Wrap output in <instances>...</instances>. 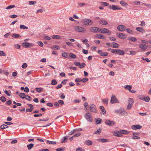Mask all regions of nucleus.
Here are the masks:
<instances>
[{
  "label": "nucleus",
  "instance_id": "nucleus-1",
  "mask_svg": "<svg viewBox=\"0 0 151 151\" xmlns=\"http://www.w3.org/2000/svg\"><path fill=\"white\" fill-rule=\"evenodd\" d=\"M81 22L83 24L85 25H93V22L91 20L86 18L81 20Z\"/></svg>",
  "mask_w": 151,
  "mask_h": 151
},
{
  "label": "nucleus",
  "instance_id": "nucleus-2",
  "mask_svg": "<svg viewBox=\"0 0 151 151\" xmlns=\"http://www.w3.org/2000/svg\"><path fill=\"white\" fill-rule=\"evenodd\" d=\"M75 30L77 32L85 33L86 30L84 28L79 26H75L74 27Z\"/></svg>",
  "mask_w": 151,
  "mask_h": 151
},
{
  "label": "nucleus",
  "instance_id": "nucleus-3",
  "mask_svg": "<svg viewBox=\"0 0 151 151\" xmlns=\"http://www.w3.org/2000/svg\"><path fill=\"white\" fill-rule=\"evenodd\" d=\"M99 32L101 33H108V35H110L111 34V32L105 28H102L101 29H99Z\"/></svg>",
  "mask_w": 151,
  "mask_h": 151
},
{
  "label": "nucleus",
  "instance_id": "nucleus-4",
  "mask_svg": "<svg viewBox=\"0 0 151 151\" xmlns=\"http://www.w3.org/2000/svg\"><path fill=\"white\" fill-rule=\"evenodd\" d=\"M110 102L111 104H113L114 103H119V102L115 96L114 95H112L111 98Z\"/></svg>",
  "mask_w": 151,
  "mask_h": 151
},
{
  "label": "nucleus",
  "instance_id": "nucleus-5",
  "mask_svg": "<svg viewBox=\"0 0 151 151\" xmlns=\"http://www.w3.org/2000/svg\"><path fill=\"white\" fill-rule=\"evenodd\" d=\"M85 117L87 120L90 122H92V116L89 114V113H88L85 115Z\"/></svg>",
  "mask_w": 151,
  "mask_h": 151
},
{
  "label": "nucleus",
  "instance_id": "nucleus-6",
  "mask_svg": "<svg viewBox=\"0 0 151 151\" xmlns=\"http://www.w3.org/2000/svg\"><path fill=\"white\" fill-rule=\"evenodd\" d=\"M99 28L96 27H93L89 28L90 31L93 33H98L99 32Z\"/></svg>",
  "mask_w": 151,
  "mask_h": 151
},
{
  "label": "nucleus",
  "instance_id": "nucleus-7",
  "mask_svg": "<svg viewBox=\"0 0 151 151\" xmlns=\"http://www.w3.org/2000/svg\"><path fill=\"white\" fill-rule=\"evenodd\" d=\"M109 8L110 9H112L113 10H121L122 9V8L121 7H119L118 6L116 5H109Z\"/></svg>",
  "mask_w": 151,
  "mask_h": 151
},
{
  "label": "nucleus",
  "instance_id": "nucleus-8",
  "mask_svg": "<svg viewBox=\"0 0 151 151\" xmlns=\"http://www.w3.org/2000/svg\"><path fill=\"white\" fill-rule=\"evenodd\" d=\"M105 123L110 126H113L115 125V123L114 121L109 120L106 121Z\"/></svg>",
  "mask_w": 151,
  "mask_h": 151
},
{
  "label": "nucleus",
  "instance_id": "nucleus-9",
  "mask_svg": "<svg viewBox=\"0 0 151 151\" xmlns=\"http://www.w3.org/2000/svg\"><path fill=\"white\" fill-rule=\"evenodd\" d=\"M117 28L118 30L121 32H123L125 30L126 27L123 25H120L117 26Z\"/></svg>",
  "mask_w": 151,
  "mask_h": 151
},
{
  "label": "nucleus",
  "instance_id": "nucleus-10",
  "mask_svg": "<svg viewBox=\"0 0 151 151\" xmlns=\"http://www.w3.org/2000/svg\"><path fill=\"white\" fill-rule=\"evenodd\" d=\"M90 109L91 111L94 113L96 112V106L94 104H91L90 107Z\"/></svg>",
  "mask_w": 151,
  "mask_h": 151
},
{
  "label": "nucleus",
  "instance_id": "nucleus-11",
  "mask_svg": "<svg viewBox=\"0 0 151 151\" xmlns=\"http://www.w3.org/2000/svg\"><path fill=\"white\" fill-rule=\"evenodd\" d=\"M139 47L145 51L147 48L148 47L145 44H141L139 45Z\"/></svg>",
  "mask_w": 151,
  "mask_h": 151
},
{
  "label": "nucleus",
  "instance_id": "nucleus-12",
  "mask_svg": "<svg viewBox=\"0 0 151 151\" xmlns=\"http://www.w3.org/2000/svg\"><path fill=\"white\" fill-rule=\"evenodd\" d=\"M142 128V126L140 125H134L132 126V128L133 129L136 130L140 129Z\"/></svg>",
  "mask_w": 151,
  "mask_h": 151
},
{
  "label": "nucleus",
  "instance_id": "nucleus-13",
  "mask_svg": "<svg viewBox=\"0 0 151 151\" xmlns=\"http://www.w3.org/2000/svg\"><path fill=\"white\" fill-rule=\"evenodd\" d=\"M98 53L101 56H105L108 55V53L107 52H103L101 50H99Z\"/></svg>",
  "mask_w": 151,
  "mask_h": 151
},
{
  "label": "nucleus",
  "instance_id": "nucleus-14",
  "mask_svg": "<svg viewBox=\"0 0 151 151\" xmlns=\"http://www.w3.org/2000/svg\"><path fill=\"white\" fill-rule=\"evenodd\" d=\"M113 135L114 136H116L118 137H121L122 136V134H120V131H114L113 133Z\"/></svg>",
  "mask_w": 151,
  "mask_h": 151
},
{
  "label": "nucleus",
  "instance_id": "nucleus-15",
  "mask_svg": "<svg viewBox=\"0 0 151 151\" xmlns=\"http://www.w3.org/2000/svg\"><path fill=\"white\" fill-rule=\"evenodd\" d=\"M95 37L97 38H99L101 39H105V37L102 34H96Z\"/></svg>",
  "mask_w": 151,
  "mask_h": 151
},
{
  "label": "nucleus",
  "instance_id": "nucleus-16",
  "mask_svg": "<svg viewBox=\"0 0 151 151\" xmlns=\"http://www.w3.org/2000/svg\"><path fill=\"white\" fill-rule=\"evenodd\" d=\"M116 35L121 39H124L125 38V35L122 33H118L116 34Z\"/></svg>",
  "mask_w": 151,
  "mask_h": 151
},
{
  "label": "nucleus",
  "instance_id": "nucleus-17",
  "mask_svg": "<svg viewBox=\"0 0 151 151\" xmlns=\"http://www.w3.org/2000/svg\"><path fill=\"white\" fill-rule=\"evenodd\" d=\"M116 53L119 55H123L124 54L125 52L121 50L117 49Z\"/></svg>",
  "mask_w": 151,
  "mask_h": 151
},
{
  "label": "nucleus",
  "instance_id": "nucleus-18",
  "mask_svg": "<svg viewBox=\"0 0 151 151\" xmlns=\"http://www.w3.org/2000/svg\"><path fill=\"white\" fill-rule=\"evenodd\" d=\"M136 29L137 31L142 33H144L145 32V30L142 27H137L136 28Z\"/></svg>",
  "mask_w": 151,
  "mask_h": 151
},
{
  "label": "nucleus",
  "instance_id": "nucleus-19",
  "mask_svg": "<svg viewBox=\"0 0 151 151\" xmlns=\"http://www.w3.org/2000/svg\"><path fill=\"white\" fill-rule=\"evenodd\" d=\"M84 143L87 145L90 146L92 144L93 142L90 140H86L84 141Z\"/></svg>",
  "mask_w": 151,
  "mask_h": 151
},
{
  "label": "nucleus",
  "instance_id": "nucleus-20",
  "mask_svg": "<svg viewBox=\"0 0 151 151\" xmlns=\"http://www.w3.org/2000/svg\"><path fill=\"white\" fill-rule=\"evenodd\" d=\"M99 23L102 25H106L108 24V22L106 21L101 19L99 21Z\"/></svg>",
  "mask_w": 151,
  "mask_h": 151
},
{
  "label": "nucleus",
  "instance_id": "nucleus-21",
  "mask_svg": "<svg viewBox=\"0 0 151 151\" xmlns=\"http://www.w3.org/2000/svg\"><path fill=\"white\" fill-rule=\"evenodd\" d=\"M110 47L114 48H118L119 47V46L117 43L115 42H113L110 45Z\"/></svg>",
  "mask_w": 151,
  "mask_h": 151
},
{
  "label": "nucleus",
  "instance_id": "nucleus-22",
  "mask_svg": "<svg viewBox=\"0 0 151 151\" xmlns=\"http://www.w3.org/2000/svg\"><path fill=\"white\" fill-rule=\"evenodd\" d=\"M120 132L121 134H127L129 133V132L125 130H120Z\"/></svg>",
  "mask_w": 151,
  "mask_h": 151
},
{
  "label": "nucleus",
  "instance_id": "nucleus-23",
  "mask_svg": "<svg viewBox=\"0 0 151 151\" xmlns=\"http://www.w3.org/2000/svg\"><path fill=\"white\" fill-rule=\"evenodd\" d=\"M68 136H65L61 140V142L62 143H64L66 142L68 140Z\"/></svg>",
  "mask_w": 151,
  "mask_h": 151
},
{
  "label": "nucleus",
  "instance_id": "nucleus-24",
  "mask_svg": "<svg viewBox=\"0 0 151 151\" xmlns=\"http://www.w3.org/2000/svg\"><path fill=\"white\" fill-rule=\"evenodd\" d=\"M34 146V144L32 143H30L27 145V147L28 150H30L32 149Z\"/></svg>",
  "mask_w": 151,
  "mask_h": 151
},
{
  "label": "nucleus",
  "instance_id": "nucleus-25",
  "mask_svg": "<svg viewBox=\"0 0 151 151\" xmlns=\"http://www.w3.org/2000/svg\"><path fill=\"white\" fill-rule=\"evenodd\" d=\"M29 45L30 44L28 42H24L22 43V46L25 48L28 47Z\"/></svg>",
  "mask_w": 151,
  "mask_h": 151
},
{
  "label": "nucleus",
  "instance_id": "nucleus-26",
  "mask_svg": "<svg viewBox=\"0 0 151 151\" xmlns=\"http://www.w3.org/2000/svg\"><path fill=\"white\" fill-rule=\"evenodd\" d=\"M124 88L126 89L130 90L132 88V87L131 85H126L124 86Z\"/></svg>",
  "mask_w": 151,
  "mask_h": 151
},
{
  "label": "nucleus",
  "instance_id": "nucleus-27",
  "mask_svg": "<svg viewBox=\"0 0 151 151\" xmlns=\"http://www.w3.org/2000/svg\"><path fill=\"white\" fill-rule=\"evenodd\" d=\"M51 37L52 38L55 39H60L61 38L60 36L57 35H52Z\"/></svg>",
  "mask_w": 151,
  "mask_h": 151
},
{
  "label": "nucleus",
  "instance_id": "nucleus-28",
  "mask_svg": "<svg viewBox=\"0 0 151 151\" xmlns=\"http://www.w3.org/2000/svg\"><path fill=\"white\" fill-rule=\"evenodd\" d=\"M128 40H129L133 41V42H135L137 40V39L136 38L132 37H129L128 39Z\"/></svg>",
  "mask_w": 151,
  "mask_h": 151
},
{
  "label": "nucleus",
  "instance_id": "nucleus-29",
  "mask_svg": "<svg viewBox=\"0 0 151 151\" xmlns=\"http://www.w3.org/2000/svg\"><path fill=\"white\" fill-rule=\"evenodd\" d=\"M12 37L15 38H19L21 36L19 34L14 33L12 35Z\"/></svg>",
  "mask_w": 151,
  "mask_h": 151
},
{
  "label": "nucleus",
  "instance_id": "nucleus-30",
  "mask_svg": "<svg viewBox=\"0 0 151 151\" xmlns=\"http://www.w3.org/2000/svg\"><path fill=\"white\" fill-rule=\"evenodd\" d=\"M98 140L99 142H108V140L106 139L103 138L98 139Z\"/></svg>",
  "mask_w": 151,
  "mask_h": 151
},
{
  "label": "nucleus",
  "instance_id": "nucleus-31",
  "mask_svg": "<svg viewBox=\"0 0 151 151\" xmlns=\"http://www.w3.org/2000/svg\"><path fill=\"white\" fill-rule=\"evenodd\" d=\"M19 96L21 98L23 99L25 98L26 95L24 93H20Z\"/></svg>",
  "mask_w": 151,
  "mask_h": 151
},
{
  "label": "nucleus",
  "instance_id": "nucleus-32",
  "mask_svg": "<svg viewBox=\"0 0 151 151\" xmlns=\"http://www.w3.org/2000/svg\"><path fill=\"white\" fill-rule=\"evenodd\" d=\"M100 109L102 111L104 112V114H106V111L104 107L102 106H100L99 107Z\"/></svg>",
  "mask_w": 151,
  "mask_h": 151
},
{
  "label": "nucleus",
  "instance_id": "nucleus-33",
  "mask_svg": "<svg viewBox=\"0 0 151 151\" xmlns=\"http://www.w3.org/2000/svg\"><path fill=\"white\" fill-rule=\"evenodd\" d=\"M100 4L101 5L104 6H109V4L108 3L104 2H100Z\"/></svg>",
  "mask_w": 151,
  "mask_h": 151
},
{
  "label": "nucleus",
  "instance_id": "nucleus-34",
  "mask_svg": "<svg viewBox=\"0 0 151 151\" xmlns=\"http://www.w3.org/2000/svg\"><path fill=\"white\" fill-rule=\"evenodd\" d=\"M134 103V100L133 99L131 98H129L128 101V104H132L133 105Z\"/></svg>",
  "mask_w": 151,
  "mask_h": 151
},
{
  "label": "nucleus",
  "instance_id": "nucleus-35",
  "mask_svg": "<svg viewBox=\"0 0 151 151\" xmlns=\"http://www.w3.org/2000/svg\"><path fill=\"white\" fill-rule=\"evenodd\" d=\"M102 121L101 119L99 118H97L96 119V124H98L101 123V122Z\"/></svg>",
  "mask_w": 151,
  "mask_h": 151
},
{
  "label": "nucleus",
  "instance_id": "nucleus-36",
  "mask_svg": "<svg viewBox=\"0 0 151 151\" xmlns=\"http://www.w3.org/2000/svg\"><path fill=\"white\" fill-rule=\"evenodd\" d=\"M9 127V126L5 124H2L0 127V128L1 129H5Z\"/></svg>",
  "mask_w": 151,
  "mask_h": 151
},
{
  "label": "nucleus",
  "instance_id": "nucleus-37",
  "mask_svg": "<svg viewBox=\"0 0 151 151\" xmlns=\"http://www.w3.org/2000/svg\"><path fill=\"white\" fill-rule=\"evenodd\" d=\"M47 143L50 144L55 145L56 143V142L55 141H50L47 140Z\"/></svg>",
  "mask_w": 151,
  "mask_h": 151
},
{
  "label": "nucleus",
  "instance_id": "nucleus-38",
  "mask_svg": "<svg viewBox=\"0 0 151 151\" xmlns=\"http://www.w3.org/2000/svg\"><path fill=\"white\" fill-rule=\"evenodd\" d=\"M120 4L123 6L128 5V4L123 1H122L120 2Z\"/></svg>",
  "mask_w": 151,
  "mask_h": 151
},
{
  "label": "nucleus",
  "instance_id": "nucleus-39",
  "mask_svg": "<svg viewBox=\"0 0 151 151\" xmlns=\"http://www.w3.org/2000/svg\"><path fill=\"white\" fill-rule=\"evenodd\" d=\"M57 83V82L55 79H53L51 82V84L52 85H55Z\"/></svg>",
  "mask_w": 151,
  "mask_h": 151
},
{
  "label": "nucleus",
  "instance_id": "nucleus-40",
  "mask_svg": "<svg viewBox=\"0 0 151 151\" xmlns=\"http://www.w3.org/2000/svg\"><path fill=\"white\" fill-rule=\"evenodd\" d=\"M15 7V6L14 5H9L6 8V9H9L14 8Z\"/></svg>",
  "mask_w": 151,
  "mask_h": 151
},
{
  "label": "nucleus",
  "instance_id": "nucleus-41",
  "mask_svg": "<svg viewBox=\"0 0 151 151\" xmlns=\"http://www.w3.org/2000/svg\"><path fill=\"white\" fill-rule=\"evenodd\" d=\"M126 31L128 33L130 34H132L133 33V31L132 30L130 29L129 28H127L126 29Z\"/></svg>",
  "mask_w": 151,
  "mask_h": 151
},
{
  "label": "nucleus",
  "instance_id": "nucleus-42",
  "mask_svg": "<svg viewBox=\"0 0 151 151\" xmlns=\"http://www.w3.org/2000/svg\"><path fill=\"white\" fill-rule=\"evenodd\" d=\"M28 27L25 26L24 25H21L20 26V28L24 29H27Z\"/></svg>",
  "mask_w": 151,
  "mask_h": 151
},
{
  "label": "nucleus",
  "instance_id": "nucleus-43",
  "mask_svg": "<svg viewBox=\"0 0 151 151\" xmlns=\"http://www.w3.org/2000/svg\"><path fill=\"white\" fill-rule=\"evenodd\" d=\"M35 89L36 91L39 93H40L43 90V89L42 88H36Z\"/></svg>",
  "mask_w": 151,
  "mask_h": 151
},
{
  "label": "nucleus",
  "instance_id": "nucleus-44",
  "mask_svg": "<svg viewBox=\"0 0 151 151\" xmlns=\"http://www.w3.org/2000/svg\"><path fill=\"white\" fill-rule=\"evenodd\" d=\"M108 99H104L102 100V101L104 103H106V105H107L108 103Z\"/></svg>",
  "mask_w": 151,
  "mask_h": 151
},
{
  "label": "nucleus",
  "instance_id": "nucleus-45",
  "mask_svg": "<svg viewBox=\"0 0 151 151\" xmlns=\"http://www.w3.org/2000/svg\"><path fill=\"white\" fill-rule=\"evenodd\" d=\"M150 98L149 97L147 96V97H145L144 96V99L143 100L144 101L147 102H148L150 101Z\"/></svg>",
  "mask_w": 151,
  "mask_h": 151
},
{
  "label": "nucleus",
  "instance_id": "nucleus-46",
  "mask_svg": "<svg viewBox=\"0 0 151 151\" xmlns=\"http://www.w3.org/2000/svg\"><path fill=\"white\" fill-rule=\"evenodd\" d=\"M0 100L2 102H5L6 101V99L4 96L0 97Z\"/></svg>",
  "mask_w": 151,
  "mask_h": 151
},
{
  "label": "nucleus",
  "instance_id": "nucleus-47",
  "mask_svg": "<svg viewBox=\"0 0 151 151\" xmlns=\"http://www.w3.org/2000/svg\"><path fill=\"white\" fill-rule=\"evenodd\" d=\"M132 105H132L131 104H128V105L127 108V110H130L132 107Z\"/></svg>",
  "mask_w": 151,
  "mask_h": 151
},
{
  "label": "nucleus",
  "instance_id": "nucleus-48",
  "mask_svg": "<svg viewBox=\"0 0 151 151\" xmlns=\"http://www.w3.org/2000/svg\"><path fill=\"white\" fill-rule=\"evenodd\" d=\"M65 150V148L64 147H62L58 148L56 149L57 151H63Z\"/></svg>",
  "mask_w": 151,
  "mask_h": 151
},
{
  "label": "nucleus",
  "instance_id": "nucleus-49",
  "mask_svg": "<svg viewBox=\"0 0 151 151\" xmlns=\"http://www.w3.org/2000/svg\"><path fill=\"white\" fill-rule=\"evenodd\" d=\"M69 56L71 58L73 59H75L76 58V55L73 53L70 54Z\"/></svg>",
  "mask_w": 151,
  "mask_h": 151
},
{
  "label": "nucleus",
  "instance_id": "nucleus-50",
  "mask_svg": "<svg viewBox=\"0 0 151 151\" xmlns=\"http://www.w3.org/2000/svg\"><path fill=\"white\" fill-rule=\"evenodd\" d=\"M144 96H145L142 95H139L138 96V99H140L141 100H143Z\"/></svg>",
  "mask_w": 151,
  "mask_h": 151
},
{
  "label": "nucleus",
  "instance_id": "nucleus-51",
  "mask_svg": "<svg viewBox=\"0 0 151 151\" xmlns=\"http://www.w3.org/2000/svg\"><path fill=\"white\" fill-rule=\"evenodd\" d=\"M25 99L29 101H31L32 99V98L30 96L28 95L26 96Z\"/></svg>",
  "mask_w": 151,
  "mask_h": 151
},
{
  "label": "nucleus",
  "instance_id": "nucleus-52",
  "mask_svg": "<svg viewBox=\"0 0 151 151\" xmlns=\"http://www.w3.org/2000/svg\"><path fill=\"white\" fill-rule=\"evenodd\" d=\"M101 130V129H99L95 132V133L96 134H99L100 133Z\"/></svg>",
  "mask_w": 151,
  "mask_h": 151
},
{
  "label": "nucleus",
  "instance_id": "nucleus-53",
  "mask_svg": "<svg viewBox=\"0 0 151 151\" xmlns=\"http://www.w3.org/2000/svg\"><path fill=\"white\" fill-rule=\"evenodd\" d=\"M86 66V64L84 63H82L81 64H80L79 66V68H83Z\"/></svg>",
  "mask_w": 151,
  "mask_h": 151
},
{
  "label": "nucleus",
  "instance_id": "nucleus-54",
  "mask_svg": "<svg viewBox=\"0 0 151 151\" xmlns=\"http://www.w3.org/2000/svg\"><path fill=\"white\" fill-rule=\"evenodd\" d=\"M6 54L3 51H0V56H5Z\"/></svg>",
  "mask_w": 151,
  "mask_h": 151
},
{
  "label": "nucleus",
  "instance_id": "nucleus-55",
  "mask_svg": "<svg viewBox=\"0 0 151 151\" xmlns=\"http://www.w3.org/2000/svg\"><path fill=\"white\" fill-rule=\"evenodd\" d=\"M52 48L54 49L58 50L60 49V47L58 45H55L53 46Z\"/></svg>",
  "mask_w": 151,
  "mask_h": 151
},
{
  "label": "nucleus",
  "instance_id": "nucleus-56",
  "mask_svg": "<svg viewBox=\"0 0 151 151\" xmlns=\"http://www.w3.org/2000/svg\"><path fill=\"white\" fill-rule=\"evenodd\" d=\"M85 150L81 147H78L76 150V151H84Z\"/></svg>",
  "mask_w": 151,
  "mask_h": 151
},
{
  "label": "nucleus",
  "instance_id": "nucleus-57",
  "mask_svg": "<svg viewBox=\"0 0 151 151\" xmlns=\"http://www.w3.org/2000/svg\"><path fill=\"white\" fill-rule=\"evenodd\" d=\"M132 138L133 139H140V138L139 137L137 136L136 135H134V136H133V137H132Z\"/></svg>",
  "mask_w": 151,
  "mask_h": 151
},
{
  "label": "nucleus",
  "instance_id": "nucleus-58",
  "mask_svg": "<svg viewBox=\"0 0 151 151\" xmlns=\"http://www.w3.org/2000/svg\"><path fill=\"white\" fill-rule=\"evenodd\" d=\"M36 3V2L35 1H29V4L30 5H33Z\"/></svg>",
  "mask_w": 151,
  "mask_h": 151
},
{
  "label": "nucleus",
  "instance_id": "nucleus-59",
  "mask_svg": "<svg viewBox=\"0 0 151 151\" xmlns=\"http://www.w3.org/2000/svg\"><path fill=\"white\" fill-rule=\"evenodd\" d=\"M49 119L48 118H47L46 119H39L38 121H48Z\"/></svg>",
  "mask_w": 151,
  "mask_h": 151
},
{
  "label": "nucleus",
  "instance_id": "nucleus-60",
  "mask_svg": "<svg viewBox=\"0 0 151 151\" xmlns=\"http://www.w3.org/2000/svg\"><path fill=\"white\" fill-rule=\"evenodd\" d=\"M37 44L39 46L41 47H42L43 45V44L41 41H38Z\"/></svg>",
  "mask_w": 151,
  "mask_h": 151
},
{
  "label": "nucleus",
  "instance_id": "nucleus-61",
  "mask_svg": "<svg viewBox=\"0 0 151 151\" xmlns=\"http://www.w3.org/2000/svg\"><path fill=\"white\" fill-rule=\"evenodd\" d=\"M143 4H144V5L148 6L149 7V9L150 8H151V4H147L145 3H142Z\"/></svg>",
  "mask_w": 151,
  "mask_h": 151
},
{
  "label": "nucleus",
  "instance_id": "nucleus-62",
  "mask_svg": "<svg viewBox=\"0 0 151 151\" xmlns=\"http://www.w3.org/2000/svg\"><path fill=\"white\" fill-rule=\"evenodd\" d=\"M78 4L80 7H83L85 5V4L84 3H79Z\"/></svg>",
  "mask_w": 151,
  "mask_h": 151
},
{
  "label": "nucleus",
  "instance_id": "nucleus-63",
  "mask_svg": "<svg viewBox=\"0 0 151 151\" xmlns=\"http://www.w3.org/2000/svg\"><path fill=\"white\" fill-rule=\"evenodd\" d=\"M27 67V65L26 63H24L23 65L22 66V68H26Z\"/></svg>",
  "mask_w": 151,
  "mask_h": 151
},
{
  "label": "nucleus",
  "instance_id": "nucleus-64",
  "mask_svg": "<svg viewBox=\"0 0 151 151\" xmlns=\"http://www.w3.org/2000/svg\"><path fill=\"white\" fill-rule=\"evenodd\" d=\"M82 51H83V53L85 54H87L88 53V50H85L84 49H83Z\"/></svg>",
  "mask_w": 151,
  "mask_h": 151
}]
</instances>
